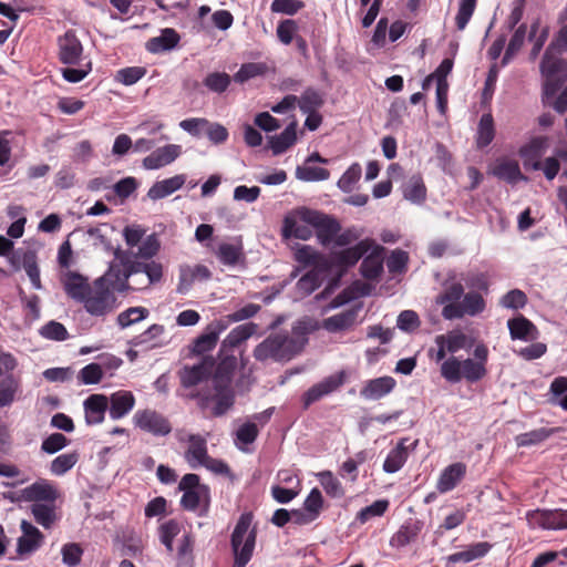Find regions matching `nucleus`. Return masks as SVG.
I'll return each mask as SVG.
<instances>
[{
  "label": "nucleus",
  "mask_w": 567,
  "mask_h": 567,
  "mask_svg": "<svg viewBox=\"0 0 567 567\" xmlns=\"http://www.w3.org/2000/svg\"><path fill=\"white\" fill-rule=\"evenodd\" d=\"M307 342L306 333L299 327H293L291 333H270L255 347L252 354L260 362H288L303 350Z\"/></svg>",
  "instance_id": "1"
},
{
  "label": "nucleus",
  "mask_w": 567,
  "mask_h": 567,
  "mask_svg": "<svg viewBox=\"0 0 567 567\" xmlns=\"http://www.w3.org/2000/svg\"><path fill=\"white\" fill-rule=\"evenodd\" d=\"M114 257L126 268V276H130L135 284L134 289H145L157 284L163 278V266L153 259L145 260L135 255L134 250H114Z\"/></svg>",
  "instance_id": "2"
},
{
  "label": "nucleus",
  "mask_w": 567,
  "mask_h": 567,
  "mask_svg": "<svg viewBox=\"0 0 567 567\" xmlns=\"http://www.w3.org/2000/svg\"><path fill=\"white\" fill-rule=\"evenodd\" d=\"M252 515L243 514L231 534L230 545L234 554V567H246L252 557L256 544V530L250 529Z\"/></svg>",
  "instance_id": "3"
},
{
  "label": "nucleus",
  "mask_w": 567,
  "mask_h": 567,
  "mask_svg": "<svg viewBox=\"0 0 567 567\" xmlns=\"http://www.w3.org/2000/svg\"><path fill=\"white\" fill-rule=\"evenodd\" d=\"M298 215L302 223L316 228L318 240L323 246L334 243L336 236L341 229L340 224L334 218L308 208L300 209Z\"/></svg>",
  "instance_id": "4"
},
{
  "label": "nucleus",
  "mask_w": 567,
  "mask_h": 567,
  "mask_svg": "<svg viewBox=\"0 0 567 567\" xmlns=\"http://www.w3.org/2000/svg\"><path fill=\"white\" fill-rule=\"evenodd\" d=\"M82 303L90 315L101 317L114 310L116 297L109 287L94 280Z\"/></svg>",
  "instance_id": "5"
},
{
  "label": "nucleus",
  "mask_w": 567,
  "mask_h": 567,
  "mask_svg": "<svg viewBox=\"0 0 567 567\" xmlns=\"http://www.w3.org/2000/svg\"><path fill=\"white\" fill-rule=\"evenodd\" d=\"M133 422L140 430L155 436H165L172 432V425L168 419L152 409L136 411L133 416Z\"/></svg>",
  "instance_id": "6"
},
{
  "label": "nucleus",
  "mask_w": 567,
  "mask_h": 567,
  "mask_svg": "<svg viewBox=\"0 0 567 567\" xmlns=\"http://www.w3.org/2000/svg\"><path fill=\"white\" fill-rule=\"evenodd\" d=\"M485 309V300L481 293L470 291L464 295L462 301L457 305H446L442 309L444 319L453 320L460 319L464 316H477Z\"/></svg>",
  "instance_id": "7"
},
{
  "label": "nucleus",
  "mask_w": 567,
  "mask_h": 567,
  "mask_svg": "<svg viewBox=\"0 0 567 567\" xmlns=\"http://www.w3.org/2000/svg\"><path fill=\"white\" fill-rule=\"evenodd\" d=\"M526 519L532 528L567 529V511L561 508L529 511Z\"/></svg>",
  "instance_id": "8"
},
{
  "label": "nucleus",
  "mask_w": 567,
  "mask_h": 567,
  "mask_svg": "<svg viewBox=\"0 0 567 567\" xmlns=\"http://www.w3.org/2000/svg\"><path fill=\"white\" fill-rule=\"evenodd\" d=\"M560 54L561 53H557L556 50L549 47L544 53L540 63V72L543 76L546 78V93H555L558 85L554 82L565 76L566 63L561 58H559Z\"/></svg>",
  "instance_id": "9"
},
{
  "label": "nucleus",
  "mask_w": 567,
  "mask_h": 567,
  "mask_svg": "<svg viewBox=\"0 0 567 567\" xmlns=\"http://www.w3.org/2000/svg\"><path fill=\"white\" fill-rule=\"evenodd\" d=\"M347 373L344 371H339L334 374H331L324 378L319 383H316L311 388H309L301 398L303 410H308L311 404L321 400L323 396L334 392L346 382Z\"/></svg>",
  "instance_id": "10"
},
{
  "label": "nucleus",
  "mask_w": 567,
  "mask_h": 567,
  "mask_svg": "<svg viewBox=\"0 0 567 567\" xmlns=\"http://www.w3.org/2000/svg\"><path fill=\"white\" fill-rule=\"evenodd\" d=\"M58 58L62 64H81L89 60L83 55V45L74 30H68L58 38Z\"/></svg>",
  "instance_id": "11"
},
{
  "label": "nucleus",
  "mask_w": 567,
  "mask_h": 567,
  "mask_svg": "<svg viewBox=\"0 0 567 567\" xmlns=\"http://www.w3.org/2000/svg\"><path fill=\"white\" fill-rule=\"evenodd\" d=\"M548 142L549 140L547 136H535L519 148L518 154L526 168H532L534 171L540 169V158L548 148Z\"/></svg>",
  "instance_id": "12"
},
{
  "label": "nucleus",
  "mask_w": 567,
  "mask_h": 567,
  "mask_svg": "<svg viewBox=\"0 0 567 567\" xmlns=\"http://www.w3.org/2000/svg\"><path fill=\"white\" fill-rule=\"evenodd\" d=\"M214 361L210 358H204L198 364L184 367L179 371L181 383L184 388H192L208 379L213 371Z\"/></svg>",
  "instance_id": "13"
},
{
  "label": "nucleus",
  "mask_w": 567,
  "mask_h": 567,
  "mask_svg": "<svg viewBox=\"0 0 567 567\" xmlns=\"http://www.w3.org/2000/svg\"><path fill=\"white\" fill-rule=\"evenodd\" d=\"M130 278V276H126V268L118 261V264L111 262L106 272L95 280L109 287L113 292H125L131 288L128 285Z\"/></svg>",
  "instance_id": "14"
},
{
  "label": "nucleus",
  "mask_w": 567,
  "mask_h": 567,
  "mask_svg": "<svg viewBox=\"0 0 567 567\" xmlns=\"http://www.w3.org/2000/svg\"><path fill=\"white\" fill-rule=\"evenodd\" d=\"M181 441H187L188 447L185 451V460L192 468L200 466L208 457L206 439L199 434H187L181 437Z\"/></svg>",
  "instance_id": "15"
},
{
  "label": "nucleus",
  "mask_w": 567,
  "mask_h": 567,
  "mask_svg": "<svg viewBox=\"0 0 567 567\" xmlns=\"http://www.w3.org/2000/svg\"><path fill=\"white\" fill-rule=\"evenodd\" d=\"M373 246V240L363 239L352 247L334 252L332 260L337 266L351 267L354 266Z\"/></svg>",
  "instance_id": "16"
},
{
  "label": "nucleus",
  "mask_w": 567,
  "mask_h": 567,
  "mask_svg": "<svg viewBox=\"0 0 567 567\" xmlns=\"http://www.w3.org/2000/svg\"><path fill=\"white\" fill-rule=\"evenodd\" d=\"M181 155V146L168 144L153 151L143 159V167L146 169H158L173 163Z\"/></svg>",
  "instance_id": "17"
},
{
  "label": "nucleus",
  "mask_w": 567,
  "mask_h": 567,
  "mask_svg": "<svg viewBox=\"0 0 567 567\" xmlns=\"http://www.w3.org/2000/svg\"><path fill=\"white\" fill-rule=\"evenodd\" d=\"M396 385L392 377H380L368 380L360 390V395L365 400H380L391 393Z\"/></svg>",
  "instance_id": "18"
},
{
  "label": "nucleus",
  "mask_w": 567,
  "mask_h": 567,
  "mask_svg": "<svg viewBox=\"0 0 567 567\" xmlns=\"http://www.w3.org/2000/svg\"><path fill=\"white\" fill-rule=\"evenodd\" d=\"M225 331V323L218 320L213 321L206 328V331L198 336L192 347V352L195 354H203L210 351L217 344L219 334Z\"/></svg>",
  "instance_id": "19"
},
{
  "label": "nucleus",
  "mask_w": 567,
  "mask_h": 567,
  "mask_svg": "<svg viewBox=\"0 0 567 567\" xmlns=\"http://www.w3.org/2000/svg\"><path fill=\"white\" fill-rule=\"evenodd\" d=\"M135 405V396L131 391L120 390L109 398V412L113 420L127 415Z\"/></svg>",
  "instance_id": "20"
},
{
  "label": "nucleus",
  "mask_w": 567,
  "mask_h": 567,
  "mask_svg": "<svg viewBox=\"0 0 567 567\" xmlns=\"http://www.w3.org/2000/svg\"><path fill=\"white\" fill-rule=\"evenodd\" d=\"M212 276L210 270L204 265L182 266L179 268V281L177 285V292L185 295L196 280H208Z\"/></svg>",
  "instance_id": "21"
},
{
  "label": "nucleus",
  "mask_w": 567,
  "mask_h": 567,
  "mask_svg": "<svg viewBox=\"0 0 567 567\" xmlns=\"http://www.w3.org/2000/svg\"><path fill=\"white\" fill-rule=\"evenodd\" d=\"M85 422L89 425L100 424L109 408V398L104 394H91L83 403Z\"/></svg>",
  "instance_id": "22"
},
{
  "label": "nucleus",
  "mask_w": 567,
  "mask_h": 567,
  "mask_svg": "<svg viewBox=\"0 0 567 567\" xmlns=\"http://www.w3.org/2000/svg\"><path fill=\"white\" fill-rule=\"evenodd\" d=\"M224 355L217 364L213 377L214 388H231L233 377L237 369V358L229 353H224Z\"/></svg>",
  "instance_id": "23"
},
{
  "label": "nucleus",
  "mask_w": 567,
  "mask_h": 567,
  "mask_svg": "<svg viewBox=\"0 0 567 567\" xmlns=\"http://www.w3.org/2000/svg\"><path fill=\"white\" fill-rule=\"evenodd\" d=\"M61 281L65 293L70 298L80 302H82L91 287V285L87 282V279L75 271L65 272Z\"/></svg>",
  "instance_id": "24"
},
{
  "label": "nucleus",
  "mask_w": 567,
  "mask_h": 567,
  "mask_svg": "<svg viewBox=\"0 0 567 567\" xmlns=\"http://www.w3.org/2000/svg\"><path fill=\"white\" fill-rule=\"evenodd\" d=\"M491 173L498 179L509 184H516L519 181H527L520 172L518 162L509 158H499L495 162Z\"/></svg>",
  "instance_id": "25"
},
{
  "label": "nucleus",
  "mask_w": 567,
  "mask_h": 567,
  "mask_svg": "<svg viewBox=\"0 0 567 567\" xmlns=\"http://www.w3.org/2000/svg\"><path fill=\"white\" fill-rule=\"evenodd\" d=\"M210 503L209 487H199L194 491H185L181 504L187 511L199 509V515H206Z\"/></svg>",
  "instance_id": "26"
},
{
  "label": "nucleus",
  "mask_w": 567,
  "mask_h": 567,
  "mask_svg": "<svg viewBox=\"0 0 567 567\" xmlns=\"http://www.w3.org/2000/svg\"><path fill=\"white\" fill-rule=\"evenodd\" d=\"M258 326L247 322L234 328L220 344V353H228L256 333Z\"/></svg>",
  "instance_id": "27"
},
{
  "label": "nucleus",
  "mask_w": 567,
  "mask_h": 567,
  "mask_svg": "<svg viewBox=\"0 0 567 567\" xmlns=\"http://www.w3.org/2000/svg\"><path fill=\"white\" fill-rule=\"evenodd\" d=\"M507 326L513 340L534 341L538 338L536 326L522 315L509 319Z\"/></svg>",
  "instance_id": "28"
},
{
  "label": "nucleus",
  "mask_w": 567,
  "mask_h": 567,
  "mask_svg": "<svg viewBox=\"0 0 567 567\" xmlns=\"http://www.w3.org/2000/svg\"><path fill=\"white\" fill-rule=\"evenodd\" d=\"M466 473V465L457 462L449 465L439 477L436 488L440 493H447L456 487Z\"/></svg>",
  "instance_id": "29"
},
{
  "label": "nucleus",
  "mask_w": 567,
  "mask_h": 567,
  "mask_svg": "<svg viewBox=\"0 0 567 567\" xmlns=\"http://www.w3.org/2000/svg\"><path fill=\"white\" fill-rule=\"evenodd\" d=\"M23 498L34 503L54 504L58 491L49 483L37 482L23 489Z\"/></svg>",
  "instance_id": "30"
},
{
  "label": "nucleus",
  "mask_w": 567,
  "mask_h": 567,
  "mask_svg": "<svg viewBox=\"0 0 567 567\" xmlns=\"http://www.w3.org/2000/svg\"><path fill=\"white\" fill-rule=\"evenodd\" d=\"M21 529L23 532V536L18 540L19 554H27L37 550L44 538L42 533L27 520H22Z\"/></svg>",
  "instance_id": "31"
},
{
  "label": "nucleus",
  "mask_w": 567,
  "mask_h": 567,
  "mask_svg": "<svg viewBox=\"0 0 567 567\" xmlns=\"http://www.w3.org/2000/svg\"><path fill=\"white\" fill-rule=\"evenodd\" d=\"M181 38L176 30L172 28L163 29L158 37L151 38L146 42V50L151 53H161L173 50Z\"/></svg>",
  "instance_id": "32"
},
{
  "label": "nucleus",
  "mask_w": 567,
  "mask_h": 567,
  "mask_svg": "<svg viewBox=\"0 0 567 567\" xmlns=\"http://www.w3.org/2000/svg\"><path fill=\"white\" fill-rule=\"evenodd\" d=\"M357 317V309H348L343 312L323 319L322 328L331 333L344 331L350 329L354 324Z\"/></svg>",
  "instance_id": "33"
},
{
  "label": "nucleus",
  "mask_w": 567,
  "mask_h": 567,
  "mask_svg": "<svg viewBox=\"0 0 567 567\" xmlns=\"http://www.w3.org/2000/svg\"><path fill=\"white\" fill-rule=\"evenodd\" d=\"M185 182H186V176L183 174L175 175L171 178L156 182L148 189L147 196L153 200L164 198V197L173 194L174 192L178 190L179 188H182V186L185 184Z\"/></svg>",
  "instance_id": "34"
},
{
  "label": "nucleus",
  "mask_w": 567,
  "mask_h": 567,
  "mask_svg": "<svg viewBox=\"0 0 567 567\" xmlns=\"http://www.w3.org/2000/svg\"><path fill=\"white\" fill-rule=\"evenodd\" d=\"M297 122L292 121L284 132L269 138V145L275 155L285 153L297 141Z\"/></svg>",
  "instance_id": "35"
},
{
  "label": "nucleus",
  "mask_w": 567,
  "mask_h": 567,
  "mask_svg": "<svg viewBox=\"0 0 567 567\" xmlns=\"http://www.w3.org/2000/svg\"><path fill=\"white\" fill-rule=\"evenodd\" d=\"M491 548L492 545L487 542L475 543L470 545L465 550L447 556V561L452 564L471 563L477 558L484 557Z\"/></svg>",
  "instance_id": "36"
},
{
  "label": "nucleus",
  "mask_w": 567,
  "mask_h": 567,
  "mask_svg": "<svg viewBox=\"0 0 567 567\" xmlns=\"http://www.w3.org/2000/svg\"><path fill=\"white\" fill-rule=\"evenodd\" d=\"M558 432L556 427H539L526 433H522L515 436V442L518 447H527L538 445L549 439L553 434Z\"/></svg>",
  "instance_id": "37"
},
{
  "label": "nucleus",
  "mask_w": 567,
  "mask_h": 567,
  "mask_svg": "<svg viewBox=\"0 0 567 567\" xmlns=\"http://www.w3.org/2000/svg\"><path fill=\"white\" fill-rule=\"evenodd\" d=\"M406 441L408 439H402L398 445L390 451L383 463L384 472L395 473L404 465L408 458V446L405 445Z\"/></svg>",
  "instance_id": "38"
},
{
  "label": "nucleus",
  "mask_w": 567,
  "mask_h": 567,
  "mask_svg": "<svg viewBox=\"0 0 567 567\" xmlns=\"http://www.w3.org/2000/svg\"><path fill=\"white\" fill-rule=\"evenodd\" d=\"M30 508L34 520L45 529L51 528L58 519L54 504L33 503Z\"/></svg>",
  "instance_id": "39"
},
{
  "label": "nucleus",
  "mask_w": 567,
  "mask_h": 567,
  "mask_svg": "<svg viewBox=\"0 0 567 567\" xmlns=\"http://www.w3.org/2000/svg\"><path fill=\"white\" fill-rule=\"evenodd\" d=\"M403 196L405 199L421 204L426 198V187L419 175L412 176L403 186Z\"/></svg>",
  "instance_id": "40"
},
{
  "label": "nucleus",
  "mask_w": 567,
  "mask_h": 567,
  "mask_svg": "<svg viewBox=\"0 0 567 567\" xmlns=\"http://www.w3.org/2000/svg\"><path fill=\"white\" fill-rule=\"evenodd\" d=\"M383 271V259L380 254L368 255L360 266L361 275L369 280H375Z\"/></svg>",
  "instance_id": "41"
},
{
  "label": "nucleus",
  "mask_w": 567,
  "mask_h": 567,
  "mask_svg": "<svg viewBox=\"0 0 567 567\" xmlns=\"http://www.w3.org/2000/svg\"><path fill=\"white\" fill-rule=\"evenodd\" d=\"M309 224L298 223L296 219L286 217L282 226V236L285 238L295 237L307 240L312 236V229Z\"/></svg>",
  "instance_id": "42"
},
{
  "label": "nucleus",
  "mask_w": 567,
  "mask_h": 567,
  "mask_svg": "<svg viewBox=\"0 0 567 567\" xmlns=\"http://www.w3.org/2000/svg\"><path fill=\"white\" fill-rule=\"evenodd\" d=\"M165 328L162 324H152L144 332L134 337L131 344L134 347L155 348L159 346L156 340L164 333Z\"/></svg>",
  "instance_id": "43"
},
{
  "label": "nucleus",
  "mask_w": 567,
  "mask_h": 567,
  "mask_svg": "<svg viewBox=\"0 0 567 567\" xmlns=\"http://www.w3.org/2000/svg\"><path fill=\"white\" fill-rule=\"evenodd\" d=\"M495 136L494 120L492 114L486 113L481 116L476 143L480 148L489 145Z\"/></svg>",
  "instance_id": "44"
},
{
  "label": "nucleus",
  "mask_w": 567,
  "mask_h": 567,
  "mask_svg": "<svg viewBox=\"0 0 567 567\" xmlns=\"http://www.w3.org/2000/svg\"><path fill=\"white\" fill-rule=\"evenodd\" d=\"M231 83V76L226 72H210L203 80V84L210 92L221 94L227 91Z\"/></svg>",
  "instance_id": "45"
},
{
  "label": "nucleus",
  "mask_w": 567,
  "mask_h": 567,
  "mask_svg": "<svg viewBox=\"0 0 567 567\" xmlns=\"http://www.w3.org/2000/svg\"><path fill=\"white\" fill-rule=\"evenodd\" d=\"M79 453L71 452L56 456L50 464V472L55 476H62L69 472L79 461Z\"/></svg>",
  "instance_id": "46"
},
{
  "label": "nucleus",
  "mask_w": 567,
  "mask_h": 567,
  "mask_svg": "<svg viewBox=\"0 0 567 567\" xmlns=\"http://www.w3.org/2000/svg\"><path fill=\"white\" fill-rule=\"evenodd\" d=\"M215 395L213 399L216 401L214 408V415H224L234 405V392L231 388H214Z\"/></svg>",
  "instance_id": "47"
},
{
  "label": "nucleus",
  "mask_w": 567,
  "mask_h": 567,
  "mask_svg": "<svg viewBox=\"0 0 567 567\" xmlns=\"http://www.w3.org/2000/svg\"><path fill=\"white\" fill-rule=\"evenodd\" d=\"M148 315V309L144 307H131L125 311L118 313L116 322L122 329H125L134 323L141 322L142 320L146 319Z\"/></svg>",
  "instance_id": "48"
},
{
  "label": "nucleus",
  "mask_w": 567,
  "mask_h": 567,
  "mask_svg": "<svg viewBox=\"0 0 567 567\" xmlns=\"http://www.w3.org/2000/svg\"><path fill=\"white\" fill-rule=\"evenodd\" d=\"M419 533L420 527L416 524H405L391 537L390 545L396 548L404 547L413 542Z\"/></svg>",
  "instance_id": "49"
},
{
  "label": "nucleus",
  "mask_w": 567,
  "mask_h": 567,
  "mask_svg": "<svg viewBox=\"0 0 567 567\" xmlns=\"http://www.w3.org/2000/svg\"><path fill=\"white\" fill-rule=\"evenodd\" d=\"M526 32L527 25L524 23L516 28L503 56V65H506L513 59V56L520 50L526 39Z\"/></svg>",
  "instance_id": "50"
},
{
  "label": "nucleus",
  "mask_w": 567,
  "mask_h": 567,
  "mask_svg": "<svg viewBox=\"0 0 567 567\" xmlns=\"http://www.w3.org/2000/svg\"><path fill=\"white\" fill-rule=\"evenodd\" d=\"M297 103L302 113H310L316 112L322 106L323 99L317 90L308 87L303 91Z\"/></svg>",
  "instance_id": "51"
},
{
  "label": "nucleus",
  "mask_w": 567,
  "mask_h": 567,
  "mask_svg": "<svg viewBox=\"0 0 567 567\" xmlns=\"http://www.w3.org/2000/svg\"><path fill=\"white\" fill-rule=\"evenodd\" d=\"M553 395L550 402L567 411V377L555 378L549 388Z\"/></svg>",
  "instance_id": "52"
},
{
  "label": "nucleus",
  "mask_w": 567,
  "mask_h": 567,
  "mask_svg": "<svg viewBox=\"0 0 567 567\" xmlns=\"http://www.w3.org/2000/svg\"><path fill=\"white\" fill-rule=\"evenodd\" d=\"M22 266L28 275V277L31 280L32 286L34 289H41L42 284L40 279V269L38 267L37 262V255L35 252L31 250H27L23 252L22 256Z\"/></svg>",
  "instance_id": "53"
},
{
  "label": "nucleus",
  "mask_w": 567,
  "mask_h": 567,
  "mask_svg": "<svg viewBox=\"0 0 567 567\" xmlns=\"http://www.w3.org/2000/svg\"><path fill=\"white\" fill-rule=\"evenodd\" d=\"M444 338H446L444 342L450 353H455L461 349H470L473 346V340L460 330L450 331L444 334Z\"/></svg>",
  "instance_id": "54"
},
{
  "label": "nucleus",
  "mask_w": 567,
  "mask_h": 567,
  "mask_svg": "<svg viewBox=\"0 0 567 567\" xmlns=\"http://www.w3.org/2000/svg\"><path fill=\"white\" fill-rule=\"evenodd\" d=\"M267 72V65L261 62L244 63L240 69L235 73L234 80L238 83H244L252 78L264 75Z\"/></svg>",
  "instance_id": "55"
},
{
  "label": "nucleus",
  "mask_w": 567,
  "mask_h": 567,
  "mask_svg": "<svg viewBox=\"0 0 567 567\" xmlns=\"http://www.w3.org/2000/svg\"><path fill=\"white\" fill-rule=\"evenodd\" d=\"M243 256V248L240 245L223 243L217 250L218 259L227 266H235Z\"/></svg>",
  "instance_id": "56"
},
{
  "label": "nucleus",
  "mask_w": 567,
  "mask_h": 567,
  "mask_svg": "<svg viewBox=\"0 0 567 567\" xmlns=\"http://www.w3.org/2000/svg\"><path fill=\"white\" fill-rule=\"evenodd\" d=\"M441 375L450 383H458L462 379V361L451 357L441 364Z\"/></svg>",
  "instance_id": "57"
},
{
  "label": "nucleus",
  "mask_w": 567,
  "mask_h": 567,
  "mask_svg": "<svg viewBox=\"0 0 567 567\" xmlns=\"http://www.w3.org/2000/svg\"><path fill=\"white\" fill-rule=\"evenodd\" d=\"M486 373V367H483L482 362H475L470 358L462 361V375L467 382H477L482 380Z\"/></svg>",
  "instance_id": "58"
},
{
  "label": "nucleus",
  "mask_w": 567,
  "mask_h": 567,
  "mask_svg": "<svg viewBox=\"0 0 567 567\" xmlns=\"http://www.w3.org/2000/svg\"><path fill=\"white\" fill-rule=\"evenodd\" d=\"M19 389V381L12 374H8L0 381V408L13 402Z\"/></svg>",
  "instance_id": "59"
},
{
  "label": "nucleus",
  "mask_w": 567,
  "mask_h": 567,
  "mask_svg": "<svg viewBox=\"0 0 567 567\" xmlns=\"http://www.w3.org/2000/svg\"><path fill=\"white\" fill-rule=\"evenodd\" d=\"M159 538L168 553L173 551V540L181 533L179 523L175 519H169L163 523L159 528Z\"/></svg>",
  "instance_id": "60"
},
{
  "label": "nucleus",
  "mask_w": 567,
  "mask_h": 567,
  "mask_svg": "<svg viewBox=\"0 0 567 567\" xmlns=\"http://www.w3.org/2000/svg\"><path fill=\"white\" fill-rule=\"evenodd\" d=\"M464 287L461 282H452L444 287L443 292L437 297V302L441 305H457L464 297Z\"/></svg>",
  "instance_id": "61"
},
{
  "label": "nucleus",
  "mask_w": 567,
  "mask_h": 567,
  "mask_svg": "<svg viewBox=\"0 0 567 567\" xmlns=\"http://www.w3.org/2000/svg\"><path fill=\"white\" fill-rule=\"evenodd\" d=\"M296 176L298 179L305 182L326 181L329 178L330 172L322 167L305 165L297 167Z\"/></svg>",
  "instance_id": "62"
},
{
  "label": "nucleus",
  "mask_w": 567,
  "mask_h": 567,
  "mask_svg": "<svg viewBox=\"0 0 567 567\" xmlns=\"http://www.w3.org/2000/svg\"><path fill=\"white\" fill-rule=\"evenodd\" d=\"M321 285L319 271L311 270L305 274L297 282V290L301 296H309Z\"/></svg>",
  "instance_id": "63"
},
{
  "label": "nucleus",
  "mask_w": 567,
  "mask_h": 567,
  "mask_svg": "<svg viewBox=\"0 0 567 567\" xmlns=\"http://www.w3.org/2000/svg\"><path fill=\"white\" fill-rule=\"evenodd\" d=\"M361 166L358 163L352 164L338 181V187L344 193L352 192L361 177Z\"/></svg>",
  "instance_id": "64"
}]
</instances>
